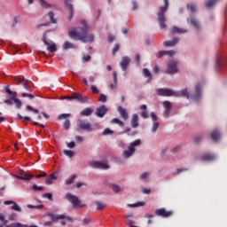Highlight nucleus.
<instances>
[{"mask_svg":"<svg viewBox=\"0 0 227 227\" xmlns=\"http://www.w3.org/2000/svg\"><path fill=\"white\" fill-rule=\"evenodd\" d=\"M180 41L179 37H176L174 39H172L171 41H166L163 42V45L167 46V47H174L176 43H178Z\"/></svg>","mask_w":227,"mask_h":227,"instance_id":"5701e85b","label":"nucleus"},{"mask_svg":"<svg viewBox=\"0 0 227 227\" xmlns=\"http://www.w3.org/2000/svg\"><path fill=\"white\" fill-rule=\"evenodd\" d=\"M15 178H19L20 180H31L33 178L32 174H26L25 172H20L19 175H12Z\"/></svg>","mask_w":227,"mask_h":227,"instance_id":"f3484780","label":"nucleus"},{"mask_svg":"<svg viewBox=\"0 0 227 227\" xmlns=\"http://www.w3.org/2000/svg\"><path fill=\"white\" fill-rule=\"evenodd\" d=\"M143 74H144L145 77L148 78V82L152 81L153 75H152V73L149 71V69L144 68Z\"/></svg>","mask_w":227,"mask_h":227,"instance_id":"2f4dec72","label":"nucleus"},{"mask_svg":"<svg viewBox=\"0 0 227 227\" xmlns=\"http://www.w3.org/2000/svg\"><path fill=\"white\" fill-rule=\"evenodd\" d=\"M141 140L137 139L129 144L127 150H124L122 152V158L123 159H129V157H132L134 153H136V146H140Z\"/></svg>","mask_w":227,"mask_h":227,"instance_id":"20e7f679","label":"nucleus"},{"mask_svg":"<svg viewBox=\"0 0 227 227\" xmlns=\"http://www.w3.org/2000/svg\"><path fill=\"white\" fill-rule=\"evenodd\" d=\"M12 210L14 212L20 213L22 211L21 207L17 204V202H13L12 205Z\"/></svg>","mask_w":227,"mask_h":227,"instance_id":"58836bf2","label":"nucleus"},{"mask_svg":"<svg viewBox=\"0 0 227 227\" xmlns=\"http://www.w3.org/2000/svg\"><path fill=\"white\" fill-rule=\"evenodd\" d=\"M4 103L8 105V106H12L13 105V99H12V98L5 99V100H4Z\"/></svg>","mask_w":227,"mask_h":227,"instance_id":"774afa93","label":"nucleus"},{"mask_svg":"<svg viewBox=\"0 0 227 227\" xmlns=\"http://www.w3.org/2000/svg\"><path fill=\"white\" fill-rule=\"evenodd\" d=\"M163 106L165 108L164 110V115L165 116H168L170 112H171V109H172V104L170 101H164L163 102Z\"/></svg>","mask_w":227,"mask_h":227,"instance_id":"6ab92c4d","label":"nucleus"},{"mask_svg":"<svg viewBox=\"0 0 227 227\" xmlns=\"http://www.w3.org/2000/svg\"><path fill=\"white\" fill-rule=\"evenodd\" d=\"M93 110L91 108H86L82 111H81V115H83V116H89L92 114Z\"/></svg>","mask_w":227,"mask_h":227,"instance_id":"e433bc0d","label":"nucleus"},{"mask_svg":"<svg viewBox=\"0 0 227 227\" xmlns=\"http://www.w3.org/2000/svg\"><path fill=\"white\" fill-rule=\"evenodd\" d=\"M111 123H115V124H118L119 126H123L124 125V122L121 121V120L117 119V118H114L111 121Z\"/></svg>","mask_w":227,"mask_h":227,"instance_id":"8fccbe9b","label":"nucleus"},{"mask_svg":"<svg viewBox=\"0 0 227 227\" xmlns=\"http://www.w3.org/2000/svg\"><path fill=\"white\" fill-rule=\"evenodd\" d=\"M127 218V224L129 225V224H134V219H133V215H128L126 216Z\"/></svg>","mask_w":227,"mask_h":227,"instance_id":"09e8293b","label":"nucleus"},{"mask_svg":"<svg viewBox=\"0 0 227 227\" xmlns=\"http://www.w3.org/2000/svg\"><path fill=\"white\" fill-rule=\"evenodd\" d=\"M17 84H21L23 86L24 90H30V89H31L30 86L27 82H24V81L21 79H19L17 81Z\"/></svg>","mask_w":227,"mask_h":227,"instance_id":"f704fd0d","label":"nucleus"},{"mask_svg":"<svg viewBox=\"0 0 227 227\" xmlns=\"http://www.w3.org/2000/svg\"><path fill=\"white\" fill-rule=\"evenodd\" d=\"M157 94L159 96H163V97H181L180 92L178 91H174L171 89H158L157 90Z\"/></svg>","mask_w":227,"mask_h":227,"instance_id":"423d86ee","label":"nucleus"},{"mask_svg":"<svg viewBox=\"0 0 227 227\" xmlns=\"http://www.w3.org/2000/svg\"><path fill=\"white\" fill-rule=\"evenodd\" d=\"M107 112L108 108L106 106L102 105L96 109L95 114L99 118H103L107 114Z\"/></svg>","mask_w":227,"mask_h":227,"instance_id":"f8f14e48","label":"nucleus"},{"mask_svg":"<svg viewBox=\"0 0 227 227\" xmlns=\"http://www.w3.org/2000/svg\"><path fill=\"white\" fill-rule=\"evenodd\" d=\"M210 137L214 141H219L221 139V133H220V131L217 130V129L213 130L211 132Z\"/></svg>","mask_w":227,"mask_h":227,"instance_id":"393cba45","label":"nucleus"},{"mask_svg":"<svg viewBox=\"0 0 227 227\" xmlns=\"http://www.w3.org/2000/svg\"><path fill=\"white\" fill-rule=\"evenodd\" d=\"M202 139H203L202 136H197L194 137V143H201Z\"/></svg>","mask_w":227,"mask_h":227,"instance_id":"69168bd1","label":"nucleus"},{"mask_svg":"<svg viewBox=\"0 0 227 227\" xmlns=\"http://www.w3.org/2000/svg\"><path fill=\"white\" fill-rule=\"evenodd\" d=\"M120 50V44L116 43L113 48V55H115L116 52Z\"/></svg>","mask_w":227,"mask_h":227,"instance_id":"e2e57ef3","label":"nucleus"},{"mask_svg":"<svg viewBox=\"0 0 227 227\" xmlns=\"http://www.w3.org/2000/svg\"><path fill=\"white\" fill-rule=\"evenodd\" d=\"M138 120H139L138 115L137 114H134L130 121V124L133 129H136L139 126Z\"/></svg>","mask_w":227,"mask_h":227,"instance_id":"b1692460","label":"nucleus"},{"mask_svg":"<svg viewBox=\"0 0 227 227\" xmlns=\"http://www.w3.org/2000/svg\"><path fill=\"white\" fill-rule=\"evenodd\" d=\"M26 109H27V111H32V112L35 113V114H39V110L33 108L31 106H26Z\"/></svg>","mask_w":227,"mask_h":227,"instance_id":"4d7b16f0","label":"nucleus"},{"mask_svg":"<svg viewBox=\"0 0 227 227\" xmlns=\"http://www.w3.org/2000/svg\"><path fill=\"white\" fill-rule=\"evenodd\" d=\"M145 205V201H138L134 204H129V207H144Z\"/></svg>","mask_w":227,"mask_h":227,"instance_id":"3c124183","label":"nucleus"},{"mask_svg":"<svg viewBox=\"0 0 227 227\" xmlns=\"http://www.w3.org/2000/svg\"><path fill=\"white\" fill-rule=\"evenodd\" d=\"M63 153H64V155H66L67 157H69V158H72L74 155V153L71 150H64Z\"/></svg>","mask_w":227,"mask_h":227,"instance_id":"49530a36","label":"nucleus"},{"mask_svg":"<svg viewBox=\"0 0 227 227\" xmlns=\"http://www.w3.org/2000/svg\"><path fill=\"white\" fill-rule=\"evenodd\" d=\"M54 12H50L49 13H48V16H49V19H50V20H51V22L52 23V24H55V23H57V20L54 18Z\"/></svg>","mask_w":227,"mask_h":227,"instance_id":"c03bdc74","label":"nucleus"},{"mask_svg":"<svg viewBox=\"0 0 227 227\" xmlns=\"http://www.w3.org/2000/svg\"><path fill=\"white\" fill-rule=\"evenodd\" d=\"M42 41L46 46V50L50 52H56L58 51L57 45L54 43H49L46 34L43 35Z\"/></svg>","mask_w":227,"mask_h":227,"instance_id":"0eeeda50","label":"nucleus"},{"mask_svg":"<svg viewBox=\"0 0 227 227\" xmlns=\"http://www.w3.org/2000/svg\"><path fill=\"white\" fill-rule=\"evenodd\" d=\"M176 54V51L171 50V51H159L158 54L156 55L157 59H160L162 56L168 55V56H174Z\"/></svg>","mask_w":227,"mask_h":227,"instance_id":"aec40b11","label":"nucleus"},{"mask_svg":"<svg viewBox=\"0 0 227 227\" xmlns=\"http://www.w3.org/2000/svg\"><path fill=\"white\" fill-rule=\"evenodd\" d=\"M216 159L217 156L214 153H205L200 156V160H202V162H214Z\"/></svg>","mask_w":227,"mask_h":227,"instance_id":"9b49d317","label":"nucleus"},{"mask_svg":"<svg viewBox=\"0 0 227 227\" xmlns=\"http://www.w3.org/2000/svg\"><path fill=\"white\" fill-rule=\"evenodd\" d=\"M39 4L41 7L45 8V9H48L51 6L50 4H48L44 0H39Z\"/></svg>","mask_w":227,"mask_h":227,"instance_id":"a19ab883","label":"nucleus"},{"mask_svg":"<svg viewBox=\"0 0 227 227\" xmlns=\"http://www.w3.org/2000/svg\"><path fill=\"white\" fill-rule=\"evenodd\" d=\"M90 89H91V90H92L93 93H95V94L99 93V90L97 88L96 85H91V86H90Z\"/></svg>","mask_w":227,"mask_h":227,"instance_id":"0e129e2a","label":"nucleus"},{"mask_svg":"<svg viewBox=\"0 0 227 227\" xmlns=\"http://www.w3.org/2000/svg\"><path fill=\"white\" fill-rule=\"evenodd\" d=\"M62 48L64 50H67V49H74V48H76V46L74 44H73L72 43H69V42H65L63 43V46Z\"/></svg>","mask_w":227,"mask_h":227,"instance_id":"72a5a7b5","label":"nucleus"},{"mask_svg":"<svg viewBox=\"0 0 227 227\" xmlns=\"http://www.w3.org/2000/svg\"><path fill=\"white\" fill-rule=\"evenodd\" d=\"M58 176L55 173L50 175V176L45 180V184L47 185H51L53 184V180H57Z\"/></svg>","mask_w":227,"mask_h":227,"instance_id":"bb28decb","label":"nucleus"},{"mask_svg":"<svg viewBox=\"0 0 227 227\" xmlns=\"http://www.w3.org/2000/svg\"><path fill=\"white\" fill-rule=\"evenodd\" d=\"M0 227H4L3 225H0ZM6 227H38L37 225H26L22 224L20 223H13L11 225H6Z\"/></svg>","mask_w":227,"mask_h":227,"instance_id":"cd10ccee","label":"nucleus"},{"mask_svg":"<svg viewBox=\"0 0 227 227\" xmlns=\"http://www.w3.org/2000/svg\"><path fill=\"white\" fill-rule=\"evenodd\" d=\"M110 188L112 191H114V192H121V191H123V188H121V186L115 184H111Z\"/></svg>","mask_w":227,"mask_h":227,"instance_id":"c756f323","label":"nucleus"},{"mask_svg":"<svg viewBox=\"0 0 227 227\" xmlns=\"http://www.w3.org/2000/svg\"><path fill=\"white\" fill-rule=\"evenodd\" d=\"M98 101H100L102 103H106L107 101V97L104 94H101L99 98H98Z\"/></svg>","mask_w":227,"mask_h":227,"instance_id":"13d9d810","label":"nucleus"},{"mask_svg":"<svg viewBox=\"0 0 227 227\" xmlns=\"http://www.w3.org/2000/svg\"><path fill=\"white\" fill-rule=\"evenodd\" d=\"M0 221L3 222V224L1 226L7 227L8 226V220L5 219V215L4 214H0Z\"/></svg>","mask_w":227,"mask_h":227,"instance_id":"4c0bfd02","label":"nucleus"},{"mask_svg":"<svg viewBox=\"0 0 227 227\" xmlns=\"http://www.w3.org/2000/svg\"><path fill=\"white\" fill-rule=\"evenodd\" d=\"M155 215L159 217L168 218L173 213L172 211H167L165 208H159L155 210Z\"/></svg>","mask_w":227,"mask_h":227,"instance_id":"9d476101","label":"nucleus"},{"mask_svg":"<svg viewBox=\"0 0 227 227\" xmlns=\"http://www.w3.org/2000/svg\"><path fill=\"white\" fill-rule=\"evenodd\" d=\"M76 125L82 130H87V131L93 130V128H92L91 124L87 122L84 120H81V119L77 120L76 121Z\"/></svg>","mask_w":227,"mask_h":227,"instance_id":"6e6552de","label":"nucleus"},{"mask_svg":"<svg viewBox=\"0 0 227 227\" xmlns=\"http://www.w3.org/2000/svg\"><path fill=\"white\" fill-rule=\"evenodd\" d=\"M171 32L172 34H184L186 33L187 30L181 29L178 27H173Z\"/></svg>","mask_w":227,"mask_h":227,"instance_id":"473e14b6","label":"nucleus"},{"mask_svg":"<svg viewBox=\"0 0 227 227\" xmlns=\"http://www.w3.org/2000/svg\"><path fill=\"white\" fill-rule=\"evenodd\" d=\"M4 90L5 92L7 93L8 95V98L12 100L15 99L17 98V92L15 91H12L11 89H10V86H5L4 87Z\"/></svg>","mask_w":227,"mask_h":227,"instance_id":"412c9836","label":"nucleus"},{"mask_svg":"<svg viewBox=\"0 0 227 227\" xmlns=\"http://www.w3.org/2000/svg\"><path fill=\"white\" fill-rule=\"evenodd\" d=\"M177 71H178L177 63L176 61H170L168 64L167 73L168 74H176V73H177Z\"/></svg>","mask_w":227,"mask_h":227,"instance_id":"2eb2a0df","label":"nucleus"},{"mask_svg":"<svg viewBox=\"0 0 227 227\" xmlns=\"http://www.w3.org/2000/svg\"><path fill=\"white\" fill-rule=\"evenodd\" d=\"M164 1V6L160 7V12L157 13L158 15V22H159V26L160 27V29H165L167 27V24H166V16H165V12L168 11V0H163Z\"/></svg>","mask_w":227,"mask_h":227,"instance_id":"f03ea898","label":"nucleus"},{"mask_svg":"<svg viewBox=\"0 0 227 227\" xmlns=\"http://www.w3.org/2000/svg\"><path fill=\"white\" fill-rule=\"evenodd\" d=\"M190 23L196 28V29H200V24L198 20L195 18H191Z\"/></svg>","mask_w":227,"mask_h":227,"instance_id":"c85d7f7f","label":"nucleus"},{"mask_svg":"<svg viewBox=\"0 0 227 227\" xmlns=\"http://www.w3.org/2000/svg\"><path fill=\"white\" fill-rule=\"evenodd\" d=\"M33 191H43V188L42 186H38L36 184H34L32 187Z\"/></svg>","mask_w":227,"mask_h":227,"instance_id":"338daca9","label":"nucleus"},{"mask_svg":"<svg viewBox=\"0 0 227 227\" xmlns=\"http://www.w3.org/2000/svg\"><path fill=\"white\" fill-rule=\"evenodd\" d=\"M140 109L143 110V112L141 113V117L145 118V119L149 118V114L147 112V106L146 105H142L140 106Z\"/></svg>","mask_w":227,"mask_h":227,"instance_id":"a878e982","label":"nucleus"},{"mask_svg":"<svg viewBox=\"0 0 227 227\" xmlns=\"http://www.w3.org/2000/svg\"><path fill=\"white\" fill-rule=\"evenodd\" d=\"M130 58L129 57H123L120 62V67L121 70L126 71L128 67L130 64Z\"/></svg>","mask_w":227,"mask_h":227,"instance_id":"dca6fc26","label":"nucleus"},{"mask_svg":"<svg viewBox=\"0 0 227 227\" xmlns=\"http://www.w3.org/2000/svg\"><path fill=\"white\" fill-rule=\"evenodd\" d=\"M186 7H187L188 9H190V11H191L192 12H198V7H197V5L194 4H188L186 5Z\"/></svg>","mask_w":227,"mask_h":227,"instance_id":"ea45409f","label":"nucleus"},{"mask_svg":"<svg viewBox=\"0 0 227 227\" xmlns=\"http://www.w3.org/2000/svg\"><path fill=\"white\" fill-rule=\"evenodd\" d=\"M82 24L84 26L83 28L77 27L69 30L68 35L70 37H73L76 40H81L82 43H92L95 39L93 35H88L89 27L86 26L85 21H82Z\"/></svg>","mask_w":227,"mask_h":227,"instance_id":"f257e3e1","label":"nucleus"},{"mask_svg":"<svg viewBox=\"0 0 227 227\" xmlns=\"http://www.w3.org/2000/svg\"><path fill=\"white\" fill-rule=\"evenodd\" d=\"M12 101L15 103L16 107H17L18 109L21 108V106H22V102H21L20 99H18V98H16L13 99Z\"/></svg>","mask_w":227,"mask_h":227,"instance_id":"603ef678","label":"nucleus"},{"mask_svg":"<svg viewBox=\"0 0 227 227\" xmlns=\"http://www.w3.org/2000/svg\"><path fill=\"white\" fill-rule=\"evenodd\" d=\"M223 66V59L222 58L217 59L215 67L216 68H220Z\"/></svg>","mask_w":227,"mask_h":227,"instance_id":"052dcab7","label":"nucleus"},{"mask_svg":"<svg viewBox=\"0 0 227 227\" xmlns=\"http://www.w3.org/2000/svg\"><path fill=\"white\" fill-rule=\"evenodd\" d=\"M66 200L69 201L73 205L74 208H83L85 207V204H82V201L80 200L79 197L76 195H73L72 193H67L65 195Z\"/></svg>","mask_w":227,"mask_h":227,"instance_id":"39448f33","label":"nucleus"},{"mask_svg":"<svg viewBox=\"0 0 227 227\" xmlns=\"http://www.w3.org/2000/svg\"><path fill=\"white\" fill-rule=\"evenodd\" d=\"M47 216L50 217L52 222L64 220L66 218L65 215H54V214H51V213H48Z\"/></svg>","mask_w":227,"mask_h":227,"instance_id":"a211bd4d","label":"nucleus"},{"mask_svg":"<svg viewBox=\"0 0 227 227\" xmlns=\"http://www.w3.org/2000/svg\"><path fill=\"white\" fill-rule=\"evenodd\" d=\"M102 134H103L104 136H106V135H111V134H114V130H112V129L106 128V129H105L103 130Z\"/></svg>","mask_w":227,"mask_h":227,"instance_id":"6e6d98bb","label":"nucleus"},{"mask_svg":"<svg viewBox=\"0 0 227 227\" xmlns=\"http://www.w3.org/2000/svg\"><path fill=\"white\" fill-rule=\"evenodd\" d=\"M21 97H23V98L27 97L29 99L35 98V96L33 94H28V93H22Z\"/></svg>","mask_w":227,"mask_h":227,"instance_id":"680f3d73","label":"nucleus"},{"mask_svg":"<svg viewBox=\"0 0 227 227\" xmlns=\"http://www.w3.org/2000/svg\"><path fill=\"white\" fill-rule=\"evenodd\" d=\"M90 168H96V169H109L110 166L105 161L94 160L90 162Z\"/></svg>","mask_w":227,"mask_h":227,"instance_id":"1a4fd4ad","label":"nucleus"},{"mask_svg":"<svg viewBox=\"0 0 227 227\" xmlns=\"http://www.w3.org/2000/svg\"><path fill=\"white\" fill-rule=\"evenodd\" d=\"M96 205H97V211H103L106 207V204H104L99 201H96Z\"/></svg>","mask_w":227,"mask_h":227,"instance_id":"c9c22d12","label":"nucleus"},{"mask_svg":"<svg viewBox=\"0 0 227 227\" xmlns=\"http://www.w3.org/2000/svg\"><path fill=\"white\" fill-rule=\"evenodd\" d=\"M117 110L124 121H127L129 119V114L125 108H123L122 106H118Z\"/></svg>","mask_w":227,"mask_h":227,"instance_id":"4be33fe9","label":"nucleus"},{"mask_svg":"<svg viewBox=\"0 0 227 227\" xmlns=\"http://www.w3.org/2000/svg\"><path fill=\"white\" fill-rule=\"evenodd\" d=\"M76 179L75 175H72L71 177H68L65 180V184L66 185H72V184L74 183V180Z\"/></svg>","mask_w":227,"mask_h":227,"instance_id":"7c9ffc66","label":"nucleus"},{"mask_svg":"<svg viewBox=\"0 0 227 227\" xmlns=\"http://www.w3.org/2000/svg\"><path fill=\"white\" fill-rule=\"evenodd\" d=\"M64 1H65L66 8L69 12V16L67 17V20H72V19L74 17V6L72 4V1L71 0H64Z\"/></svg>","mask_w":227,"mask_h":227,"instance_id":"4468645a","label":"nucleus"},{"mask_svg":"<svg viewBox=\"0 0 227 227\" xmlns=\"http://www.w3.org/2000/svg\"><path fill=\"white\" fill-rule=\"evenodd\" d=\"M71 127V121L67 119L64 122H63V129H69Z\"/></svg>","mask_w":227,"mask_h":227,"instance_id":"a18cd8bd","label":"nucleus"},{"mask_svg":"<svg viewBox=\"0 0 227 227\" xmlns=\"http://www.w3.org/2000/svg\"><path fill=\"white\" fill-rule=\"evenodd\" d=\"M160 123L159 122H153V127H152V131L156 132L157 129H159Z\"/></svg>","mask_w":227,"mask_h":227,"instance_id":"bf43d9fd","label":"nucleus"},{"mask_svg":"<svg viewBox=\"0 0 227 227\" xmlns=\"http://www.w3.org/2000/svg\"><path fill=\"white\" fill-rule=\"evenodd\" d=\"M195 94L194 95H190L188 89H184L182 90L179 94L180 96L185 97L187 98H192V99L198 101L202 97V92H201V85L198 83L195 87Z\"/></svg>","mask_w":227,"mask_h":227,"instance_id":"7ed1b4c3","label":"nucleus"},{"mask_svg":"<svg viewBox=\"0 0 227 227\" xmlns=\"http://www.w3.org/2000/svg\"><path fill=\"white\" fill-rule=\"evenodd\" d=\"M71 117V114H60L58 115V120L61 121Z\"/></svg>","mask_w":227,"mask_h":227,"instance_id":"37998d69","label":"nucleus"},{"mask_svg":"<svg viewBox=\"0 0 227 227\" xmlns=\"http://www.w3.org/2000/svg\"><path fill=\"white\" fill-rule=\"evenodd\" d=\"M217 1L218 0H210L208 3L206 4V7L208 9L213 8L216 4Z\"/></svg>","mask_w":227,"mask_h":227,"instance_id":"79ce46f5","label":"nucleus"},{"mask_svg":"<svg viewBox=\"0 0 227 227\" xmlns=\"http://www.w3.org/2000/svg\"><path fill=\"white\" fill-rule=\"evenodd\" d=\"M67 99L73 100L75 99L79 101L80 103H87L89 101V98L86 96H82L80 94H74L73 96L67 97Z\"/></svg>","mask_w":227,"mask_h":227,"instance_id":"ddd939ff","label":"nucleus"},{"mask_svg":"<svg viewBox=\"0 0 227 227\" xmlns=\"http://www.w3.org/2000/svg\"><path fill=\"white\" fill-rule=\"evenodd\" d=\"M150 176V174L148 172H144L141 176H140V180H147Z\"/></svg>","mask_w":227,"mask_h":227,"instance_id":"5fc2aeb1","label":"nucleus"},{"mask_svg":"<svg viewBox=\"0 0 227 227\" xmlns=\"http://www.w3.org/2000/svg\"><path fill=\"white\" fill-rule=\"evenodd\" d=\"M43 198H46L50 201H53V195L52 193H43Z\"/></svg>","mask_w":227,"mask_h":227,"instance_id":"864d4df0","label":"nucleus"},{"mask_svg":"<svg viewBox=\"0 0 227 227\" xmlns=\"http://www.w3.org/2000/svg\"><path fill=\"white\" fill-rule=\"evenodd\" d=\"M153 217H154L153 215H150V214H145V218L148 219V221H147L148 225H151L153 223L152 218H153Z\"/></svg>","mask_w":227,"mask_h":227,"instance_id":"de8ad7c7","label":"nucleus"}]
</instances>
